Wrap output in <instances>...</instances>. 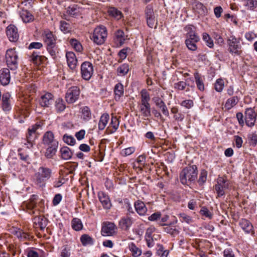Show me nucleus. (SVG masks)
Segmentation results:
<instances>
[{"mask_svg":"<svg viewBox=\"0 0 257 257\" xmlns=\"http://www.w3.org/2000/svg\"><path fill=\"white\" fill-rule=\"evenodd\" d=\"M198 175L197 167L196 165L185 167L180 174V179L182 184L188 185L194 182L197 179Z\"/></svg>","mask_w":257,"mask_h":257,"instance_id":"obj_1","label":"nucleus"},{"mask_svg":"<svg viewBox=\"0 0 257 257\" xmlns=\"http://www.w3.org/2000/svg\"><path fill=\"white\" fill-rule=\"evenodd\" d=\"M52 170L48 168L41 167L35 174V183L40 187L45 186L46 181L51 176Z\"/></svg>","mask_w":257,"mask_h":257,"instance_id":"obj_2","label":"nucleus"},{"mask_svg":"<svg viewBox=\"0 0 257 257\" xmlns=\"http://www.w3.org/2000/svg\"><path fill=\"white\" fill-rule=\"evenodd\" d=\"M107 36V31L104 26H99L95 28L90 36V39L97 45H101L104 43Z\"/></svg>","mask_w":257,"mask_h":257,"instance_id":"obj_3","label":"nucleus"},{"mask_svg":"<svg viewBox=\"0 0 257 257\" xmlns=\"http://www.w3.org/2000/svg\"><path fill=\"white\" fill-rule=\"evenodd\" d=\"M227 45L228 46V51L232 54L239 55L241 51L240 41L234 36H230L227 39Z\"/></svg>","mask_w":257,"mask_h":257,"instance_id":"obj_4","label":"nucleus"},{"mask_svg":"<svg viewBox=\"0 0 257 257\" xmlns=\"http://www.w3.org/2000/svg\"><path fill=\"white\" fill-rule=\"evenodd\" d=\"M116 225L111 222L106 221L102 224L101 234L104 236H113L117 233Z\"/></svg>","mask_w":257,"mask_h":257,"instance_id":"obj_5","label":"nucleus"},{"mask_svg":"<svg viewBox=\"0 0 257 257\" xmlns=\"http://www.w3.org/2000/svg\"><path fill=\"white\" fill-rule=\"evenodd\" d=\"M94 72L92 64L88 61L83 62L81 66V74L82 77L85 80L90 79Z\"/></svg>","mask_w":257,"mask_h":257,"instance_id":"obj_6","label":"nucleus"},{"mask_svg":"<svg viewBox=\"0 0 257 257\" xmlns=\"http://www.w3.org/2000/svg\"><path fill=\"white\" fill-rule=\"evenodd\" d=\"M80 90L78 86H74L69 88L66 94V100L69 103L75 102L79 98Z\"/></svg>","mask_w":257,"mask_h":257,"instance_id":"obj_7","label":"nucleus"},{"mask_svg":"<svg viewBox=\"0 0 257 257\" xmlns=\"http://www.w3.org/2000/svg\"><path fill=\"white\" fill-rule=\"evenodd\" d=\"M6 59L8 66L11 69L16 67V51L15 49H10L7 50Z\"/></svg>","mask_w":257,"mask_h":257,"instance_id":"obj_8","label":"nucleus"},{"mask_svg":"<svg viewBox=\"0 0 257 257\" xmlns=\"http://www.w3.org/2000/svg\"><path fill=\"white\" fill-rule=\"evenodd\" d=\"M245 119L247 125L250 127L254 125L256 119V114L255 111L251 108L246 109Z\"/></svg>","mask_w":257,"mask_h":257,"instance_id":"obj_9","label":"nucleus"},{"mask_svg":"<svg viewBox=\"0 0 257 257\" xmlns=\"http://www.w3.org/2000/svg\"><path fill=\"white\" fill-rule=\"evenodd\" d=\"M42 37L47 46L56 43L55 36L49 30H44L42 34Z\"/></svg>","mask_w":257,"mask_h":257,"instance_id":"obj_10","label":"nucleus"},{"mask_svg":"<svg viewBox=\"0 0 257 257\" xmlns=\"http://www.w3.org/2000/svg\"><path fill=\"white\" fill-rule=\"evenodd\" d=\"M98 197L100 202L105 209H109L112 205L109 196L104 192L101 191L98 193Z\"/></svg>","mask_w":257,"mask_h":257,"instance_id":"obj_11","label":"nucleus"},{"mask_svg":"<svg viewBox=\"0 0 257 257\" xmlns=\"http://www.w3.org/2000/svg\"><path fill=\"white\" fill-rule=\"evenodd\" d=\"M53 95L49 92L42 95L39 103L42 107H49L53 102Z\"/></svg>","mask_w":257,"mask_h":257,"instance_id":"obj_12","label":"nucleus"},{"mask_svg":"<svg viewBox=\"0 0 257 257\" xmlns=\"http://www.w3.org/2000/svg\"><path fill=\"white\" fill-rule=\"evenodd\" d=\"M10 70L7 68H4L0 70V82L3 86H6L10 82Z\"/></svg>","mask_w":257,"mask_h":257,"instance_id":"obj_13","label":"nucleus"},{"mask_svg":"<svg viewBox=\"0 0 257 257\" xmlns=\"http://www.w3.org/2000/svg\"><path fill=\"white\" fill-rule=\"evenodd\" d=\"M66 57L69 68L72 70L75 69L77 64V60L74 53L73 52H67Z\"/></svg>","mask_w":257,"mask_h":257,"instance_id":"obj_14","label":"nucleus"},{"mask_svg":"<svg viewBox=\"0 0 257 257\" xmlns=\"http://www.w3.org/2000/svg\"><path fill=\"white\" fill-rule=\"evenodd\" d=\"M239 225L246 233H252L253 232L252 224L246 219H241L239 222Z\"/></svg>","mask_w":257,"mask_h":257,"instance_id":"obj_15","label":"nucleus"},{"mask_svg":"<svg viewBox=\"0 0 257 257\" xmlns=\"http://www.w3.org/2000/svg\"><path fill=\"white\" fill-rule=\"evenodd\" d=\"M43 143L45 145L50 146L58 145V142L54 139V134L52 132H47L43 136Z\"/></svg>","mask_w":257,"mask_h":257,"instance_id":"obj_16","label":"nucleus"},{"mask_svg":"<svg viewBox=\"0 0 257 257\" xmlns=\"http://www.w3.org/2000/svg\"><path fill=\"white\" fill-rule=\"evenodd\" d=\"M133 220L131 217L126 216L121 218L119 221V225L123 230H127L132 225Z\"/></svg>","mask_w":257,"mask_h":257,"instance_id":"obj_17","label":"nucleus"},{"mask_svg":"<svg viewBox=\"0 0 257 257\" xmlns=\"http://www.w3.org/2000/svg\"><path fill=\"white\" fill-rule=\"evenodd\" d=\"M119 121L115 116H112L109 126L107 128L106 131L108 133H113L118 128Z\"/></svg>","mask_w":257,"mask_h":257,"instance_id":"obj_18","label":"nucleus"},{"mask_svg":"<svg viewBox=\"0 0 257 257\" xmlns=\"http://www.w3.org/2000/svg\"><path fill=\"white\" fill-rule=\"evenodd\" d=\"M140 112L145 118L144 119H148V117L151 115V106L150 104H139Z\"/></svg>","mask_w":257,"mask_h":257,"instance_id":"obj_19","label":"nucleus"},{"mask_svg":"<svg viewBox=\"0 0 257 257\" xmlns=\"http://www.w3.org/2000/svg\"><path fill=\"white\" fill-rule=\"evenodd\" d=\"M6 34L9 40L15 42L16 39V27L14 25H10L6 28Z\"/></svg>","mask_w":257,"mask_h":257,"instance_id":"obj_20","label":"nucleus"},{"mask_svg":"<svg viewBox=\"0 0 257 257\" xmlns=\"http://www.w3.org/2000/svg\"><path fill=\"white\" fill-rule=\"evenodd\" d=\"M136 211L140 215H145L147 212V208L145 203L140 200H138L135 203Z\"/></svg>","mask_w":257,"mask_h":257,"instance_id":"obj_21","label":"nucleus"},{"mask_svg":"<svg viewBox=\"0 0 257 257\" xmlns=\"http://www.w3.org/2000/svg\"><path fill=\"white\" fill-rule=\"evenodd\" d=\"M109 120V115L108 113H105L102 114L99 120L98 124V129L100 131L103 130L107 124Z\"/></svg>","mask_w":257,"mask_h":257,"instance_id":"obj_22","label":"nucleus"},{"mask_svg":"<svg viewBox=\"0 0 257 257\" xmlns=\"http://www.w3.org/2000/svg\"><path fill=\"white\" fill-rule=\"evenodd\" d=\"M11 95L9 93L3 94L2 97V107L4 111H9L11 108L10 99Z\"/></svg>","mask_w":257,"mask_h":257,"instance_id":"obj_23","label":"nucleus"},{"mask_svg":"<svg viewBox=\"0 0 257 257\" xmlns=\"http://www.w3.org/2000/svg\"><path fill=\"white\" fill-rule=\"evenodd\" d=\"M193 9L196 13L201 16H205L208 13L207 8L202 3L199 2L195 3Z\"/></svg>","mask_w":257,"mask_h":257,"instance_id":"obj_24","label":"nucleus"},{"mask_svg":"<svg viewBox=\"0 0 257 257\" xmlns=\"http://www.w3.org/2000/svg\"><path fill=\"white\" fill-rule=\"evenodd\" d=\"M28 134L26 135L27 143H24V144L27 145V148H29L32 147L33 142L37 137V134L32 132L31 130H28Z\"/></svg>","mask_w":257,"mask_h":257,"instance_id":"obj_25","label":"nucleus"},{"mask_svg":"<svg viewBox=\"0 0 257 257\" xmlns=\"http://www.w3.org/2000/svg\"><path fill=\"white\" fill-rule=\"evenodd\" d=\"M222 180L223 177H218L217 180V183L214 186V189L218 197L222 196L225 194L224 189L221 187V184L223 183Z\"/></svg>","mask_w":257,"mask_h":257,"instance_id":"obj_26","label":"nucleus"},{"mask_svg":"<svg viewBox=\"0 0 257 257\" xmlns=\"http://www.w3.org/2000/svg\"><path fill=\"white\" fill-rule=\"evenodd\" d=\"M238 98L237 96H233L228 98L224 105V107L227 110H229L237 104Z\"/></svg>","mask_w":257,"mask_h":257,"instance_id":"obj_27","label":"nucleus"},{"mask_svg":"<svg viewBox=\"0 0 257 257\" xmlns=\"http://www.w3.org/2000/svg\"><path fill=\"white\" fill-rule=\"evenodd\" d=\"M20 17L24 23H30L34 20L33 16L27 10H23L20 13Z\"/></svg>","mask_w":257,"mask_h":257,"instance_id":"obj_28","label":"nucleus"},{"mask_svg":"<svg viewBox=\"0 0 257 257\" xmlns=\"http://www.w3.org/2000/svg\"><path fill=\"white\" fill-rule=\"evenodd\" d=\"M38 196L36 195H32L28 202H25L23 205L26 206L28 209L31 210L34 208L36 205V201Z\"/></svg>","mask_w":257,"mask_h":257,"instance_id":"obj_29","label":"nucleus"},{"mask_svg":"<svg viewBox=\"0 0 257 257\" xmlns=\"http://www.w3.org/2000/svg\"><path fill=\"white\" fill-rule=\"evenodd\" d=\"M61 157L64 160H69L72 156V153L70 149L67 147H62L60 150Z\"/></svg>","mask_w":257,"mask_h":257,"instance_id":"obj_30","label":"nucleus"},{"mask_svg":"<svg viewBox=\"0 0 257 257\" xmlns=\"http://www.w3.org/2000/svg\"><path fill=\"white\" fill-rule=\"evenodd\" d=\"M129 69V65L126 63H124L117 68V75L120 76H123L128 73Z\"/></svg>","mask_w":257,"mask_h":257,"instance_id":"obj_31","label":"nucleus"},{"mask_svg":"<svg viewBox=\"0 0 257 257\" xmlns=\"http://www.w3.org/2000/svg\"><path fill=\"white\" fill-rule=\"evenodd\" d=\"M114 92L115 99H119L123 94V86L121 83H117L114 87Z\"/></svg>","mask_w":257,"mask_h":257,"instance_id":"obj_32","label":"nucleus"},{"mask_svg":"<svg viewBox=\"0 0 257 257\" xmlns=\"http://www.w3.org/2000/svg\"><path fill=\"white\" fill-rule=\"evenodd\" d=\"M58 145H50L47 149L45 156L47 158H52L56 154Z\"/></svg>","mask_w":257,"mask_h":257,"instance_id":"obj_33","label":"nucleus"},{"mask_svg":"<svg viewBox=\"0 0 257 257\" xmlns=\"http://www.w3.org/2000/svg\"><path fill=\"white\" fill-rule=\"evenodd\" d=\"M81 117L85 120H89L91 117V113L90 108L87 106H84L81 108Z\"/></svg>","mask_w":257,"mask_h":257,"instance_id":"obj_34","label":"nucleus"},{"mask_svg":"<svg viewBox=\"0 0 257 257\" xmlns=\"http://www.w3.org/2000/svg\"><path fill=\"white\" fill-rule=\"evenodd\" d=\"M69 43L72 48L77 52H81L83 50V47L79 41L75 39H71Z\"/></svg>","mask_w":257,"mask_h":257,"instance_id":"obj_35","label":"nucleus"},{"mask_svg":"<svg viewBox=\"0 0 257 257\" xmlns=\"http://www.w3.org/2000/svg\"><path fill=\"white\" fill-rule=\"evenodd\" d=\"M71 226L73 229L79 231L83 228V224L81 220L78 218H74L72 220Z\"/></svg>","mask_w":257,"mask_h":257,"instance_id":"obj_36","label":"nucleus"},{"mask_svg":"<svg viewBox=\"0 0 257 257\" xmlns=\"http://www.w3.org/2000/svg\"><path fill=\"white\" fill-rule=\"evenodd\" d=\"M141 103L140 104H150V96L149 93L146 89H143L141 92Z\"/></svg>","mask_w":257,"mask_h":257,"instance_id":"obj_37","label":"nucleus"},{"mask_svg":"<svg viewBox=\"0 0 257 257\" xmlns=\"http://www.w3.org/2000/svg\"><path fill=\"white\" fill-rule=\"evenodd\" d=\"M194 76L198 89L200 91H203L204 90V85L199 74L198 72H195Z\"/></svg>","mask_w":257,"mask_h":257,"instance_id":"obj_38","label":"nucleus"},{"mask_svg":"<svg viewBox=\"0 0 257 257\" xmlns=\"http://www.w3.org/2000/svg\"><path fill=\"white\" fill-rule=\"evenodd\" d=\"M128 247L131 251L132 252V255L134 257H138L141 254V250L134 243H130L129 244Z\"/></svg>","mask_w":257,"mask_h":257,"instance_id":"obj_39","label":"nucleus"},{"mask_svg":"<svg viewBox=\"0 0 257 257\" xmlns=\"http://www.w3.org/2000/svg\"><path fill=\"white\" fill-rule=\"evenodd\" d=\"M115 39L120 45L123 44L125 40V36L123 31L118 30L115 33Z\"/></svg>","mask_w":257,"mask_h":257,"instance_id":"obj_40","label":"nucleus"},{"mask_svg":"<svg viewBox=\"0 0 257 257\" xmlns=\"http://www.w3.org/2000/svg\"><path fill=\"white\" fill-rule=\"evenodd\" d=\"M80 12V9L76 5H73L68 7L67 13L69 15L76 17L79 15Z\"/></svg>","mask_w":257,"mask_h":257,"instance_id":"obj_41","label":"nucleus"},{"mask_svg":"<svg viewBox=\"0 0 257 257\" xmlns=\"http://www.w3.org/2000/svg\"><path fill=\"white\" fill-rule=\"evenodd\" d=\"M243 5L247 9L252 10L257 7V0H244Z\"/></svg>","mask_w":257,"mask_h":257,"instance_id":"obj_42","label":"nucleus"},{"mask_svg":"<svg viewBox=\"0 0 257 257\" xmlns=\"http://www.w3.org/2000/svg\"><path fill=\"white\" fill-rule=\"evenodd\" d=\"M31 61L36 65H39L41 64L42 59H44L41 56H40L37 53L34 52L31 57Z\"/></svg>","mask_w":257,"mask_h":257,"instance_id":"obj_43","label":"nucleus"},{"mask_svg":"<svg viewBox=\"0 0 257 257\" xmlns=\"http://www.w3.org/2000/svg\"><path fill=\"white\" fill-rule=\"evenodd\" d=\"M109 15L117 20H119L122 17V13L120 11H118L114 8H111L108 10Z\"/></svg>","mask_w":257,"mask_h":257,"instance_id":"obj_44","label":"nucleus"},{"mask_svg":"<svg viewBox=\"0 0 257 257\" xmlns=\"http://www.w3.org/2000/svg\"><path fill=\"white\" fill-rule=\"evenodd\" d=\"M47 49L51 56L54 58H55L58 53V49L56 43L47 46Z\"/></svg>","mask_w":257,"mask_h":257,"instance_id":"obj_45","label":"nucleus"},{"mask_svg":"<svg viewBox=\"0 0 257 257\" xmlns=\"http://www.w3.org/2000/svg\"><path fill=\"white\" fill-rule=\"evenodd\" d=\"M189 79H186V82L184 81H179L177 83H175V88L179 90H183L185 89L186 88L187 85H188V86H190L192 88L194 87L193 85H190L189 83H188L187 84V82H188Z\"/></svg>","mask_w":257,"mask_h":257,"instance_id":"obj_46","label":"nucleus"},{"mask_svg":"<svg viewBox=\"0 0 257 257\" xmlns=\"http://www.w3.org/2000/svg\"><path fill=\"white\" fill-rule=\"evenodd\" d=\"M81 241L84 245L92 244L93 243L92 238L87 234H84L81 236Z\"/></svg>","mask_w":257,"mask_h":257,"instance_id":"obj_47","label":"nucleus"},{"mask_svg":"<svg viewBox=\"0 0 257 257\" xmlns=\"http://www.w3.org/2000/svg\"><path fill=\"white\" fill-rule=\"evenodd\" d=\"M55 107L58 112L63 111L66 108L64 101L61 99H58L56 100Z\"/></svg>","mask_w":257,"mask_h":257,"instance_id":"obj_48","label":"nucleus"},{"mask_svg":"<svg viewBox=\"0 0 257 257\" xmlns=\"http://www.w3.org/2000/svg\"><path fill=\"white\" fill-rule=\"evenodd\" d=\"M224 81L222 79H218L214 84L215 89L218 92H221L224 88Z\"/></svg>","mask_w":257,"mask_h":257,"instance_id":"obj_49","label":"nucleus"},{"mask_svg":"<svg viewBox=\"0 0 257 257\" xmlns=\"http://www.w3.org/2000/svg\"><path fill=\"white\" fill-rule=\"evenodd\" d=\"M200 213L202 216H203L209 219L212 218V213H211L206 207H202L200 210Z\"/></svg>","mask_w":257,"mask_h":257,"instance_id":"obj_50","label":"nucleus"},{"mask_svg":"<svg viewBox=\"0 0 257 257\" xmlns=\"http://www.w3.org/2000/svg\"><path fill=\"white\" fill-rule=\"evenodd\" d=\"M146 156L144 155H140L137 158L136 164L135 165H138V167L140 168L141 170L144 167L146 161Z\"/></svg>","mask_w":257,"mask_h":257,"instance_id":"obj_51","label":"nucleus"},{"mask_svg":"<svg viewBox=\"0 0 257 257\" xmlns=\"http://www.w3.org/2000/svg\"><path fill=\"white\" fill-rule=\"evenodd\" d=\"M203 40L205 41L206 45L210 48H212L214 46V43L210 37L209 35L207 33H203Z\"/></svg>","mask_w":257,"mask_h":257,"instance_id":"obj_52","label":"nucleus"},{"mask_svg":"<svg viewBox=\"0 0 257 257\" xmlns=\"http://www.w3.org/2000/svg\"><path fill=\"white\" fill-rule=\"evenodd\" d=\"M180 221L182 222H186L187 223H190L193 222L192 218L186 214L185 213H180L179 214Z\"/></svg>","mask_w":257,"mask_h":257,"instance_id":"obj_53","label":"nucleus"},{"mask_svg":"<svg viewBox=\"0 0 257 257\" xmlns=\"http://www.w3.org/2000/svg\"><path fill=\"white\" fill-rule=\"evenodd\" d=\"M207 172L205 170H201L198 180V183L200 184H202L205 182L207 179Z\"/></svg>","mask_w":257,"mask_h":257,"instance_id":"obj_54","label":"nucleus"},{"mask_svg":"<svg viewBox=\"0 0 257 257\" xmlns=\"http://www.w3.org/2000/svg\"><path fill=\"white\" fill-rule=\"evenodd\" d=\"M135 151V148L134 147H131L123 149L121 151L120 154L123 156H127L134 153Z\"/></svg>","mask_w":257,"mask_h":257,"instance_id":"obj_55","label":"nucleus"},{"mask_svg":"<svg viewBox=\"0 0 257 257\" xmlns=\"http://www.w3.org/2000/svg\"><path fill=\"white\" fill-rule=\"evenodd\" d=\"M197 42H193L189 40H186L185 44L187 48L191 51H195L197 49L196 43Z\"/></svg>","mask_w":257,"mask_h":257,"instance_id":"obj_56","label":"nucleus"},{"mask_svg":"<svg viewBox=\"0 0 257 257\" xmlns=\"http://www.w3.org/2000/svg\"><path fill=\"white\" fill-rule=\"evenodd\" d=\"M63 141L67 144L73 146L75 143V139L71 136L65 135L63 136Z\"/></svg>","mask_w":257,"mask_h":257,"instance_id":"obj_57","label":"nucleus"},{"mask_svg":"<svg viewBox=\"0 0 257 257\" xmlns=\"http://www.w3.org/2000/svg\"><path fill=\"white\" fill-rule=\"evenodd\" d=\"M60 29L64 33H68L69 31V24L65 21H61Z\"/></svg>","mask_w":257,"mask_h":257,"instance_id":"obj_58","label":"nucleus"},{"mask_svg":"<svg viewBox=\"0 0 257 257\" xmlns=\"http://www.w3.org/2000/svg\"><path fill=\"white\" fill-rule=\"evenodd\" d=\"M146 19L155 17L153 9L150 6L147 7L145 10Z\"/></svg>","mask_w":257,"mask_h":257,"instance_id":"obj_59","label":"nucleus"},{"mask_svg":"<svg viewBox=\"0 0 257 257\" xmlns=\"http://www.w3.org/2000/svg\"><path fill=\"white\" fill-rule=\"evenodd\" d=\"M180 104L181 106L189 109L193 106L194 103L192 100L188 99L183 101Z\"/></svg>","mask_w":257,"mask_h":257,"instance_id":"obj_60","label":"nucleus"},{"mask_svg":"<svg viewBox=\"0 0 257 257\" xmlns=\"http://www.w3.org/2000/svg\"><path fill=\"white\" fill-rule=\"evenodd\" d=\"M29 235L22 230L19 229L17 230V237L21 239H25L29 238Z\"/></svg>","mask_w":257,"mask_h":257,"instance_id":"obj_61","label":"nucleus"},{"mask_svg":"<svg viewBox=\"0 0 257 257\" xmlns=\"http://www.w3.org/2000/svg\"><path fill=\"white\" fill-rule=\"evenodd\" d=\"M161 214L160 212H157L152 214L148 217V220L151 221L158 220L161 218Z\"/></svg>","mask_w":257,"mask_h":257,"instance_id":"obj_62","label":"nucleus"},{"mask_svg":"<svg viewBox=\"0 0 257 257\" xmlns=\"http://www.w3.org/2000/svg\"><path fill=\"white\" fill-rule=\"evenodd\" d=\"M199 37L195 33L192 34L186 35V40L193 41V42H198Z\"/></svg>","mask_w":257,"mask_h":257,"instance_id":"obj_63","label":"nucleus"},{"mask_svg":"<svg viewBox=\"0 0 257 257\" xmlns=\"http://www.w3.org/2000/svg\"><path fill=\"white\" fill-rule=\"evenodd\" d=\"M152 100L158 107L165 104V102L159 96L153 97Z\"/></svg>","mask_w":257,"mask_h":257,"instance_id":"obj_64","label":"nucleus"}]
</instances>
